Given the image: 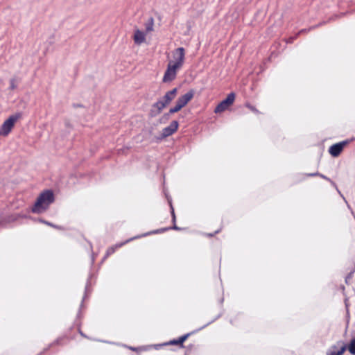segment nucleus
Segmentation results:
<instances>
[{"mask_svg": "<svg viewBox=\"0 0 355 355\" xmlns=\"http://www.w3.org/2000/svg\"><path fill=\"white\" fill-rule=\"evenodd\" d=\"M246 106L252 112H258L257 110L254 107V106H252L249 104H247Z\"/></svg>", "mask_w": 355, "mask_h": 355, "instance_id": "obj_17", "label": "nucleus"}, {"mask_svg": "<svg viewBox=\"0 0 355 355\" xmlns=\"http://www.w3.org/2000/svg\"><path fill=\"white\" fill-rule=\"evenodd\" d=\"M347 349L352 354L355 355V338L350 341Z\"/></svg>", "mask_w": 355, "mask_h": 355, "instance_id": "obj_15", "label": "nucleus"}, {"mask_svg": "<svg viewBox=\"0 0 355 355\" xmlns=\"http://www.w3.org/2000/svg\"><path fill=\"white\" fill-rule=\"evenodd\" d=\"M154 27V19L152 17H150L146 23L145 24L146 32L150 33L153 31Z\"/></svg>", "mask_w": 355, "mask_h": 355, "instance_id": "obj_11", "label": "nucleus"}, {"mask_svg": "<svg viewBox=\"0 0 355 355\" xmlns=\"http://www.w3.org/2000/svg\"><path fill=\"white\" fill-rule=\"evenodd\" d=\"M167 105L165 104L164 101L162 99H159L157 101L154 105L153 107L156 108L158 111V113L161 112V111Z\"/></svg>", "mask_w": 355, "mask_h": 355, "instance_id": "obj_12", "label": "nucleus"}, {"mask_svg": "<svg viewBox=\"0 0 355 355\" xmlns=\"http://www.w3.org/2000/svg\"><path fill=\"white\" fill-rule=\"evenodd\" d=\"M194 96V91L190 90L184 95L180 96L173 107H171L169 110V113L173 114L180 111L182 108L187 105V103L193 98Z\"/></svg>", "mask_w": 355, "mask_h": 355, "instance_id": "obj_4", "label": "nucleus"}, {"mask_svg": "<svg viewBox=\"0 0 355 355\" xmlns=\"http://www.w3.org/2000/svg\"><path fill=\"white\" fill-rule=\"evenodd\" d=\"M188 336H189V334L182 336L180 338H179L178 340H175L171 341V343L175 344V345L182 344L186 340V339L188 338Z\"/></svg>", "mask_w": 355, "mask_h": 355, "instance_id": "obj_16", "label": "nucleus"}, {"mask_svg": "<svg viewBox=\"0 0 355 355\" xmlns=\"http://www.w3.org/2000/svg\"><path fill=\"white\" fill-rule=\"evenodd\" d=\"M177 92H178L177 88H174L172 90L166 92V94L161 99L162 101H164L165 104H166L168 105L171 102V101L173 100L174 98L175 97V96L177 94Z\"/></svg>", "mask_w": 355, "mask_h": 355, "instance_id": "obj_9", "label": "nucleus"}, {"mask_svg": "<svg viewBox=\"0 0 355 355\" xmlns=\"http://www.w3.org/2000/svg\"><path fill=\"white\" fill-rule=\"evenodd\" d=\"M133 40L137 45H140L146 41V33L139 29L134 32Z\"/></svg>", "mask_w": 355, "mask_h": 355, "instance_id": "obj_8", "label": "nucleus"}, {"mask_svg": "<svg viewBox=\"0 0 355 355\" xmlns=\"http://www.w3.org/2000/svg\"><path fill=\"white\" fill-rule=\"evenodd\" d=\"M309 176H315V175H320L321 178L325 179V180H329L328 178L325 177L323 175L319 174V173H311L309 175Z\"/></svg>", "mask_w": 355, "mask_h": 355, "instance_id": "obj_18", "label": "nucleus"}, {"mask_svg": "<svg viewBox=\"0 0 355 355\" xmlns=\"http://www.w3.org/2000/svg\"><path fill=\"white\" fill-rule=\"evenodd\" d=\"M45 223L49 226H51V227H55L53 224L50 223H48V222H45Z\"/></svg>", "mask_w": 355, "mask_h": 355, "instance_id": "obj_20", "label": "nucleus"}, {"mask_svg": "<svg viewBox=\"0 0 355 355\" xmlns=\"http://www.w3.org/2000/svg\"><path fill=\"white\" fill-rule=\"evenodd\" d=\"M15 87H16V85H15V81H14V80H10V88H11L12 89H15Z\"/></svg>", "mask_w": 355, "mask_h": 355, "instance_id": "obj_19", "label": "nucleus"}, {"mask_svg": "<svg viewBox=\"0 0 355 355\" xmlns=\"http://www.w3.org/2000/svg\"><path fill=\"white\" fill-rule=\"evenodd\" d=\"M172 214H173V220H175V216H174V211H173V210H172Z\"/></svg>", "mask_w": 355, "mask_h": 355, "instance_id": "obj_21", "label": "nucleus"}, {"mask_svg": "<svg viewBox=\"0 0 355 355\" xmlns=\"http://www.w3.org/2000/svg\"><path fill=\"white\" fill-rule=\"evenodd\" d=\"M347 347L342 342L337 343L336 345L331 347L327 351V355H343Z\"/></svg>", "mask_w": 355, "mask_h": 355, "instance_id": "obj_5", "label": "nucleus"}, {"mask_svg": "<svg viewBox=\"0 0 355 355\" xmlns=\"http://www.w3.org/2000/svg\"><path fill=\"white\" fill-rule=\"evenodd\" d=\"M229 107V106H227L226 105V103L225 102L221 101L218 105V106L216 107L214 112L216 113H220L225 110H226L227 108Z\"/></svg>", "mask_w": 355, "mask_h": 355, "instance_id": "obj_13", "label": "nucleus"}, {"mask_svg": "<svg viewBox=\"0 0 355 355\" xmlns=\"http://www.w3.org/2000/svg\"><path fill=\"white\" fill-rule=\"evenodd\" d=\"M53 200V193L51 191L47 190L42 193L32 209L33 212L41 213L44 211Z\"/></svg>", "mask_w": 355, "mask_h": 355, "instance_id": "obj_2", "label": "nucleus"}, {"mask_svg": "<svg viewBox=\"0 0 355 355\" xmlns=\"http://www.w3.org/2000/svg\"><path fill=\"white\" fill-rule=\"evenodd\" d=\"M235 94L234 93H230V94H228L227 98L225 100H223V102H225L226 105L230 107L231 105L233 104Z\"/></svg>", "mask_w": 355, "mask_h": 355, "instance_id": "obj_14", "label": "nucleus"}, {"mask_svg": "<svg viewBox=\"0 0 355 355\" xmlns=\"http://www.w3.org/2000/svg\"><path fill=\"white\" fill-rule=\"evenodd\" d=\"M132 239H130L129 240H127L126 241L123 242V243H119V244H116L115 245H113L110 248H109L107 250V256H109L112 254H113L115 250L119 248H121V246H123L125 243H128V241H131Z\"/></svg>", "mask_w": 355, "mask_h": 355, "instance_id": "obj_10", "label": "nucleus"}, {"mask_svg": "<svg viewBox=\"0 0 355 355\" xmlns=\"http://www.w3.org/2000/svg\"><path fill=\"white\" fill-rule=\"evenodd\" d=\"M21 114L20 113H17L10 116L0 128V136L6 137L11 132L15 123L21 118Z\"/></svg>", "mask_w": 355, "mask_h": 355, "instance_id": "obj_3", "label": "nucleus"}, {"mask_svg": "<svg viewBox=\"0 0 355 355\" xmlns=\"http://www.w3.org/2000/svg\"><path fill=\"white\" fill-rule=\"evenodd\" d=\"M347 144V141H342L337 143L336 144L332 145L329 149V153L333 156V157H338L340 153L343 150L344 147Z\"/></svg>", "mask_w": 355, "mask_h": 355, "instance_id": "obj_6", "label": "nucleus"}, {"mask_svg": "<svg viewBox=\"0 0 355 355\" xmlns=\"http://www.w3.org/2000/svg\"><path fill=\"white\" fill-rule=\"evenodd\" d=\"M179 123L177 121H173L168 127L164 128L162 130V136L167 137L174 132H175L178 128Z\"/></svg>", "mask_w": 355, "mask_h": 355, "instance_id": "obj_7", "label": "nucleus"}, {"mask_svg": "<svg viewBox=\"0 0 355 355\" xmlns=\"http://www.w3.org/2000/svg\"><path fill=\"white\" fill-rule=\"evenodd\" d=\"M185 60V50L183 47H179L172 51L171 58L168 60L166 70L163 77L164 83H169L173 80L180 70L184 65Z\"/></svg>", "mask_w": 355, "mask_h": 355, "instance_id": "obj_1", "label": "nucleus"}]
</instances>
